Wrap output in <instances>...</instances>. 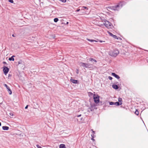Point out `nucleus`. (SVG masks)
Returning a JSON list of instances; mask_svg holds the SVG:
<instances>
[{"label": "nucleus", "instance_id": "obj_6", "mask_svg": "<svg viewBox=\"0 0 148 148\" xmlns=\"http://www.w3.org/2000/svg\"><path fill=\"white\" fill-rule=\"evenodd\" d=\"M95 104L91 105L88 108V111L89 112L93 111L95 108Z\"/></svg>", "mask_w": 148, "mask_h": 148}, {"label": "nucleus", "instance_id": "obj_18", "mask_svg": "<svg viewBox=\"0 0 148 148\" xmlns=\"http://www.w3.org/2000/svg\"><path fill=\"white\" fill-rule=\"evenodd\" d=\"M112 37L113 38H115V39H118V38H117V37L116 36V35H114L113 34L112 35Z\"/></svg>", "mask_w": 148, "mask_h": 148}, {"label": "nucleus", "instance_id": "obj_31", "mask_svg": "<svg viewBox=\"0 0 148 148\" xmlns=\"http://www.w3.org/2000/svg\"><path fill=\"white\" fill-rule=\"evenodd\" d=\"M76 73L77 74H78V73H79V71L77 69V71L76 72Z\"/></svg>", "mask_w": 148, "mask_h": 148}, {"label": "nucleus", "instance_id": "obj_14", "mask_svg": "<svg viewBox=\"0 0 148 148\" xmlns=\"http://www.w3.org/2000/svg\"><path fill=\"white\" fill-rule=\"evenodd\" d=\"M60 148H66L65 145L63 144H61L59 146Z\"/></svg>", "mask_w": 148, "mask_h": 148}, {"label": "nucleus", "instance_id": "obj_16", "mask_svg": "<svg viewBox=\"0 0 148 148\" xmlns=\"http://www.w3.org/2000/svg\"><path fill=\"white\" fill-rule=\"evenodd\" d=\"M89 60H90V61H91V62L94 61V62H95L96 63L97 62V61L96 60H95V59H94L93 58H90L89 59Z\"/></svg>", "mask_w": 148, "mask_h": 148}, {"label": "nucleus", "instance_id": "obj_38", "mask_svg": "<svg viewBox=\"0 0 148 148\" xmlns=\"http://www.w3.org/2000/svg\"><path fill=\"white\" fill-rule=\"evenodd\" d=\"M3 63H4V64H6V62H3Z\"/></svg>", "mask_w": 148, "mask_h": 148}, {"label": "nucleus", "instance_id": "obj_33", "mask_svg": "<svg viewBox=\"0 0 148 148\" xmlns=\"http://www.w3.org/2000/svg\"><path fill=\"white\" fill-rule=\"evenodd\" d=\"M99 41L100 42H104L105 41H101V40H100Z\"/></svg>", "mask_w": 148, "mask_h": 148}, {"label": "nucleus", "instance_id": "obj_27", "mask_svg": "<svg viewBox=\"0 0 148 148\" xmlns=\"http://www.w3.org/2000/svg\"><path fill=\"white\" fill-rule=\"evenodd\" d=\"M91 136L92 137V138H91V140H95L94 139V136H93V135H91Z\"/></svg>", "mask_w": 148, "mask_h": 148}, {"label": "nucleus", "instance_id": "obj_29", "mask_svg": "<svg viewBox=\"0 0 148 148\" xmlns=\"http://www.w3.org/2000/svg\"><path fill=\"white\" fill-rule=\"evenodd\" d=\"M10 114L11 116H13V114L12 113H10Z\"/></svg>", "mask_w": 148, "mask_h": 148}, {"label": "nucleus", "instance_id": "obj_15", "mask_svg": "<svg viewBox=\"0 0 148 148\" xmlns=\"http://www.w3.org/2000/svg\"><path fill=\"white\" fill-rule=\"evenodd\" d=\"M15 57V56H12L11 57L9 58V60L10 61L12 60L14 61V57Z\"/></svg>", "mask_w": 148, "mask_h": 148}, {"label": "nucleus", "instance_id": "obj_34", "mask_svg": "<svg viewBox=\"0 0 148 148\" xmlns=\"http://www.w3.org/2000/svg\"><path fill=\"white\" fill-rule=\"evenodd\" d=\"M92 130V132H93V134H95V131H93L92 130Z\"/></svg>", "mask_w": 148, "mask_h": 148}, {"label": "nucleus", "instance_id": "obj_1", "mask_svg": "<svg viewBox=\"0 0 148 148\" xmlns=\"http://www.w3.org/2000/svg\"><path fill=\"white\" fill-rule=\"evenodd\" d=\"M123 2H120L118 3L117 5L115 6L110 7H109V8L114 10H118L122 7L123 5Z\"/></svg>", "mask_w": 148, "mask_h": 148}, {"label": "nucleus", "instance_id": "obj_26", "mask_svg": "<svg viewBox=\"0 0 148 148\" xmlns=\"http://www.w3.org/2000/svg\"><path fill=\"white\" fill-rule=\"evenodd\" d=\"M108 78L110 80H111L112 79V78L110 76H109Z\"/></svg>", "mask_w": 148, "mask_h": 148}, {"label": "nucleus", "instance_id": "obj_9", "mask_svg": "<svg viewBox=\"0 0 148 148\" xmlns=\"http://www.w3.org/2000/svg\"><path fill=\"white\" fill-rule=\"evenodd\" d=\"M112 75L114 77H115L117 79H119L120 78V77L118 75L116 74L115 73H112Z\"/></svg>", "mask_w": 148, "mask_h": 148}, {"label": "nucleus", "instance_id": "obj_12", "mask_svg": "<svg viewBox=\"0 0 148 148\" xmlns=\"http://www.w3.org/2000/svg\"><path fill=\"white\" fill-rule=\"evenodd\" d=\"M112 87L115 89H117L119 88V86L113 84L112 85Z\"/></svg>", "mask_w": 148, "mask_h": 148}, {"label": "nucleus", "instance_id": "obj_37", "mask_svg": "<svg viewBox=\"0 0 148 148\" xmlns=\"http://www.w3.org/2000/svg\"><path fill=\"white\" fill-rule=\"evenodd\" d=\"M69 24V22H66V24Z\"/></svg>", "mask_w": 148, "mask_h": 148}, {"label": "nucleus", "instance_id": "obj_2", "mask_svg": "<svg viewBox=\"0 0 148 148\" xmlns=\"http://www.w3.org/2000/svg\"><path fill=\"white\" fill-rule=\"evenodd\" d=\"M79 65L81 66L85 67L87 68L93 69L94 66L92 64L88 63H85L82 62H80L79 63Z\"/></svg>", "mask_w": 148, "mask_h": 148}, {"label": "nucleus", "instance_id": "obj_30", "mask_svg": "<svg viewBox=\"0 0 148 148\" xmlns=\"http://www.w3.org/2000/svg\"><path fill=\"white\" fill-rule=\"evenodd\" d=\"M80 10V9H77L76 10V11L77 12H78Z\"/></svg>", "mask_w": 148, "mask_h": 148}, {"label": "nucleus", "instance_id": "obj_36", "mask_svg": "<svg viewBox=\"0 0 148 148\" xmlns=\"http://www.w3.org/2000/svg\"><path fill=\"white\" fill-rule=\"evenodd\" d=\"M81 116V114L79 115H78V116H77V117H80Z\"/></svg>", "mask_w": 148, "mask_h": 148}, {"label": "nucleus", "instance_id": "obj_24", "mask_svg": "<svg viewBox=\"0 0 148 148\" xmlns=\"http://www.w3.org/2000/svg\"><path fill=\"white\" fill-rule=\"evenodd\" d=\"M118 101L119 102H121L122 101V99L121 98H119L118 99Z\"/></svg>", "mask_w": 148, "mask_h": 148}, {"label": "nucleus", "instance_id": "obj_21", "mask_svg": "<svg viewBox=\"0 0 148 148\" xmlns=\"http://www.w3.org/2000/svg\"><path fill=\"white\" fill-rule=\"evenodd\" d=\"M135 113L136 115H138V114L139 112L137 110H136L135 112Z\"/></svg>", "mask_w": 148, "mask_h": 148}, {"label": "nucleus", "instance_id": "obj_19", "mask_svg": "<svg viewBox=\"0 0 148 148\" xmlns=\"http://www.w3.org/2000/svg\"><path fill=\"white\" fill-rule=\"evenodd\" d=\"M87 40L88 41H90L91 42H93L94 41L96 42V41H95V40H90V39H87Z\"/></svg>", "mask_w": 148, "mask_h": 148}, {"label": "nucleus", "instance_id": "obj_20", "mask_svg": "<svg viewBox=\"0 0 148 148\" xmlns=\"http://www.w3.org/2000/svg\"><path fill=\"white\" fill-rule=\"evenodd\" d=\"M110 105H114V102H110Z\"/></svg>", "mask_w": 148, "mask_h": 148}, {"label": "nucleus", "instance_id": "obj_13", "mask_svg": "<svg viewBox=\"0 0 148 148\" xmlns=\"http://www.w3.org/2000/svg\"><path fill=\"white\" fill-rule=\"evenodd\" d=\"M114 105L116 106H119V105H121L122 104V103L121 102L120 103L119 102H114Z\"/></svg>", "mask_w": 148, "mask_h": 148}, {"label": "nucleus", "instance_id": "obj_5", "mask_svg": "<svg viewBox=\"0 0 148 148\" xmlns=\"http://www.w3.org/2000/svg\"><path fill=\"white\" fill-rule=\"evenodd\" d=\"M94 102L96 103H98L99 102V96L98 95L94 94L93 96Z\"/></svg>", "mask_w": 148, "mask_h": 148}, {"label": "nucleus", "instance_id": "obj_39", "mask_svg": "<svg viewBox=\"0 0 148 148\" xmlns=\"http://www.w3.org/2000/svg\"><path fill=\"white\" fill-rule=\"evenodd\" d=\"M89 93H90L91 94H92V93H91V92H89Z\"/></svg>", "mask_w": 148, "mask_h": 148}, {"label": "nucleus", "instance_id": "obj_11", "mask_svg": "<svg viewBox=\"0 0 148 148\" xmlns=\"http://www.w3.org/2000/svg\"><path fill=\"white\" fill-rule=\"evenodd\" d=\"M2 129L4 130H9V127L7 126H3L2 127Z\"/></svg>", "mask_w": 148, "mask_h": 148}, {"label": "nucleus", "instance_id": "obj_32", "mask_svg": "<svg viewBox=\"0 0 148 148\" xmlns=\"http://www.w3.org/2000/svg\"><path fill=\"white\" fill-rule=\"evenodd\" d=\"M28 105H27L25 107V109H27V108H28Z\"/></svg>", "mask_w": 148, "mask_h": 148}, {"label": "nucleus", "instance_id": "obj_10", "mask_svg": "<svg viewBox=\"0 0 148 148\" xmlns=\"http://www.w3.org/2000/svg\"><path fill=\"white\" fill-rule=\"evenodd\" d=\"M70 81L72 82L74 84H77L78 82L77 80H75L72 79H71Z\"/></svg>", "mask_w": 148, "mask_h": 148}, {"label": "nucleus", "instance_id": "obj_28", "mask_svg": "<svg viewBox=\"0 0 148 148\" xmlns=\"http://www.w3.org/2000/svg\"><path fill=\"white\" fill-rule=\"evenodd\" d=\"M60 1H61L63 2H64V3H65V2H66V0H60Z\"/></svg>", "mask_w": 148, "mask_h": 148}, {"label": "nucleus", "instance_id": "obj_40", "mask_svg": "<svg viewBox=\"0 0 148 148\" xmlns=\"http://www.w3.org/2000/svg\"><path fill=\"white\" fill-rule=\"evenodd\" d=\"M1 123L0 122V126H1Z\"/></svg>", "mask_w": 148, "mask_h": 148}, {"label": "nucleus", "instance_id": "obj_4", "mask_svg": "<svg viewBox=\"0 0 148 148\" xmlns=\"http://www.w3.org/2000/svg\"><path fill=\"white\" fill-rule=\"evenodd\" d=\"M104 24L106 27L108 29L111 28V27L112 26L111 23L107 20L105 21V23H104Z\"/></svg>", "mask_w": 148, "mask_h": 148}, {"label": "nucleus", "instance_id": "obj_8", "mask_svg": "<svg viewBox=\"0 0 148 148\" xmlns=\"http://www.w3.org/2000/svg\"><path fill=\"white\" fill-rule=\"evenodd\" d=\"M4 86L6 87V88L7 89V91L8 92L9 94L10 95H11L12 94V91L10 89V87L8 86L6 84H4Z\"/></svg>", "mask_w": 148, "mask_h": 148}, {"label": "nucleus", "instance_id": "obj_23", "mask_svg": "<svg viewBox=\"0 0 148 148\" xmlns=\"http://www.w3.org/2000/svg\"><path fill=\"white\" fill-rule=\"evenodd\" d=\"M82 8H84L85 9H87V10H88V8L86 7V6H83L82 7Z\"/></svg>", "mask_w": 148, "mask_h": 148}, {"label": "nucleus", "instance_id": "obj_41", "mask_svg": "<svg viewBox=\"0 0 148 148\" xmlns=\"http://www.w3.org/2000/svg\"><path fill=\"white\" fill-rule=\"evenodd\" d=\"M92 135H93V136H94V134H92Z\"/></svg>", "mask_w": 148, "mask_h": 148}, {"label": "nucleus", "instance_id": "obj_25", "mask_svg": "<svg viewBox=\"0 0 148 148\" xmlns=\"http://www.w3.org/2000/svg\"><path fill=\"white\" fill-rule=\"evenodd\" d=\"M8 1L9 2L12 3H13L14 2L13 0H9Z\"/></svg>", "mask_w": 148, "mask_h": 148}, {"label": "nucleus", "instance_id": "obj_7", "mask_svg": "<svg viewBox=\"0 0 148 148\" xmlns=\"http://www.w3.org/2000/svg\"><path fill=\"white\" fill-rule=\"evenodd\" d=\"M3 71L5 74L6 75L9 71V69L8 67L4 66L3 67Z\"/></svg>", "mask_w": 148, "mask_h": 148}, {"label": "nucleus", "instance_id": "obj_22", "mask_svg": "<svg viewBox=\"0 0 148 148\" xmlns=\"http://www.w3.org/2000/svg\"><path fill=\"white\" fill-rule=\"evenodd\" d=\"M108 33L110 36H112L113 34L111 33L109 31H108Z\"/></svg>", "mask_w": 148, "mask_h": 148}, {"label": "nucleus", "instance_id": "obj_35", "mask_svg": "<svg viewBox=\"0 0 148 148\" xmlns=\"http://www.w3.org/2000/svg\"><path fill=\"white\" fill-rule=\"evenodd\" d=\"M12 36L14 37H15V36L14 35V34L12 35Z\"/></svg>", "mask_w": 148, "mask_h": 148}, {"label": "nucleus", "instance_id": "obj_17", "mask_svg": "<svg viewBox=\"0 0 148 148\" xmlns=\"http://www.w3.org/2000/svg\"><path fill=\"white\" fill-rule=\"evenodd\" d=\"M58 21V18H55L54 19V21L55 22H57Z\"/></svg>", "mask_w": 148, "mask_h": 148}, {"label": "nucleus", "instance_id": "obj_3", "mask_svg": "<svg viewBox=\"0 0 148 148\" xmlns=\"http://www.w3.org/2000/svg\"><path fill=\"white\" fill-rule=\"evenodd\" d=\"M119 51L115 50L113 51H111L109 52V55L112 57H116L119 53Z\"/></svg>", "mask_w": 148, "mask_h": 148}]
</instances>
